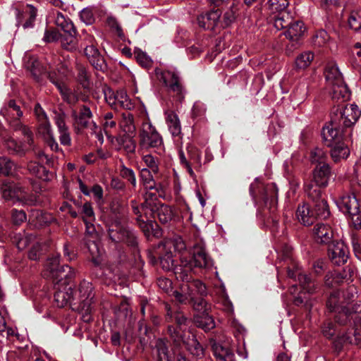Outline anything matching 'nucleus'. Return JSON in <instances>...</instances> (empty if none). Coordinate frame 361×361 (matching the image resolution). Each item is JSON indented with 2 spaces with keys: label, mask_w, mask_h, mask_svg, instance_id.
<instances>
[{
  "label": "nucleus",
  "mask_w": 361,
  "mask_h": 361,
  "mask_svg": "<svg viewBox=\"0 0 361 361\" xmlns=\"http://www.w3.org/2000/svg\"><path fill=\"white\" fill-rule=\"evenodd\" d=\"M45 267L44 276L55 283L54 302L56 306L63 307L69 304L72 308L73 290L67 280L74 276L73 269L68 265L60 266L58 256L49 259Z\"/></svg>",
  "instance_id": "1"
},
{
  "label": "nucleus",
  "mask_w": 361,
  "mask_h": 361,
  "mask_svg": "<svg viewBox=\"0 0 361 361\" xmlns=\"http://www.w3.org/2000/svg\"><path fill=\"white\" fill-rule=\"evenodd\" d=\"M192 264L186 258L182 257L181 262L175 268V275L183 283L178 289L173 291L172 295L180 304H189L194 300L195 293L200 295H207V288L200 280H192Z\"/></svg>",
  "instance_id": "2"
},
{
  "label": "nucleus",
  "mask_w": 361,
  "mask_h": 361,
  "mask_svg": "<svg viewBox=\"0 0 361 361\" xmlns=\"http://www.w3.org/2000/svg\"><path fill=\"white\" fill-rule=\"evenodd\" d=\"M92 284L83 280L79 285L77 290H73V301L72 302V310L78 312L82 319L89 322L91 317L92 303L94 297Z\"/></svg>",
  "instance_id": "3"
},
{
  "label": "nucleus",
  "mask_w": 361,
  "mask_h": 361,
  "mask_svg": "<svg viewBox=\"0 0 361 361\" xmlns=\"http://www.w3.org/2000/svg\"><path fill=\"white\" fill-rule=\"evenodd\" d=\"M175 320L179 326V329H178L173 326H170L168 328V332L176 345H179L181 343H183L186 345L188 350L194 355L200 357L203 356V348L197 342L195 336L193 335H190V334L188 333V338H185V334H183V332L180 330L181 326L186 324V317L182 314L178 313L176 314Z\"/></svg>",
  "instance_id": "4"
},
{
  "label": "nucleus",
  "mask_w": 361,
  "mask_h": 361,
  "mask_svg": "<svg viewBox=\"0 0 361 361\" xmlns=\"http://www.w3.org/2000/svg\"><path fill=\"white\" fill-rule=\"evenodd\" d=\"M287 274L288 277L291 279H298L302 289L300 294L294 298L293 303L298 306L304 305L307 308H310L312 303L308 301L306 297L302 296V294L308 293L311 295L316 293L319 288L318 283L308 275L300 272L298 265L296 264H293V268L288 267Z\"/></svg>",
  "instance_id": "5"
},
{
  "label": "nucleus",
  "mask_w": 361,
  "mask_h": 361,
  "mask_svg": "<svg viewBox=\"0 0 361 361\" xmlns=\"http://www.w3.org/2000/svg\"><path fill=\"white\" fill-rule=\"evenodd\" d=\"M185 245L180 238H175L173 239L165 240L160 243L158 249L163 253L160 254V264L165 271L173 270L177 266H174V260L173 259V252H180L185 250Z\"/></svg>",
  "instance_id": "6"
},
{
  "label": "nucleus",
  "mask_w": 361,
  "mask_h": 361,
  "mask_svg": "<svg viewBox=\"0 0 361 361\" xmlns=\"http://www.w3.org/2000/svg\"><path fill=\"white\" fill-rule=\"evenodd\" d=\"M1 190L3 198L13 204L32 205L36 202L35 197L29 195L24 188L14 182L4 181Z\"/></svg>",
  "instance_id": "7"
},
{
  "label": "nucleus",
  "mask_w": 361,
  "mask_h": 361,
  "mask_svg": "<svg viewBox=\"0 0 361 361\" xmlns=\"http://www.w3.org/2000/svg\"><path fill=\"white\" fill-rule=\"evenodd\" d=\"M250 193L255 201L262 200L270 208L274 207L277 203L278 189L274 183L264 185L259 178H256L250 186Z\"/></svg>",
  "instance_id": "8"
},
{
  "label": "nucleus",
  "mask_w": 361,
  "mask_h": 361,
  "mask_svg": "<svg viewBox=\"0 0 361 361\" xmlns=\"http://www.w3.org/2000/svg\"><path fill=\"white\" fill-rule=\"evenodd\" d=\"M361 115V111L355 104H338L334 106L331 112L334 123H339L343 128L353 126Z\"/></svg>",
  "instance_id": "9"
},
{
  "label": "nucleus",
  "mask_w": 361,
  "mask_h": 361,
  "mask_svg": "<svg viewBox=\"0 0 361 361\" xmlns=\"http://www.w3.org/2000/svg\"><path fill=\"white\" fill-rule=\"evenodd\" d=\"M163 146V139L148 119L144 121L139 131V147L142 149H158Z\"/></svg>",
  "instance_id": "10"
},
{
  "label": "nucleus",
  "mask_w": 361,
  "mask_h": 361,
  "mask_svg": "<svg viewBox=\"0 0 361 361\" xmlns=\"http://www.w3.org/2000/svg\"><path fill=\"white\" fill-rule=\"evenodd\" d=\"M155 73L157 79L163 82L169 92L174 93L179 100L183 99L185 89L182 85L179 74L176 69L161 70L157 68Z\"/></svg>",
  "instance_id": "11"
},
{
  "label": "nucleus",
  "mask_w": 361,
  "mask_h": 361,
  "mask_svg": "<svg viewBox=\"0 0 361 361\" xmlns=\"http://www.w3.org/2000/svg\"><path fill=\"white\" fill-rule=\"evenodd\" d=\"M108 234L113 242H124L130 246L137 244L135 233L118 221H115L109 226Z\"/></svg>",
  "instance_id": "12"
},
{
  "label": "nucleus",
  "mask_w": 361,
  "mask_h": 361,
  "mask_svg": "<svg viewBox=\"0 0 361 361\" xmlns=\"http://www.w3.org/2000/svg\"><path fill=\"white\" fill-rule=\"evenodd\" d=\"M85 224V243L92 257V261L96 265L98 266L100 264L99 260L97 259V256L100 255V250L98 246V233L95 230V227L92 224V221H86Z\"/></svg>",
  "instance_id": "13"
},
{
  "label": "nucleus",
  "mask_w": 361,
  "mask_h": 361,
  "mask_svg": "<svg viewBox=\"0 0 361 361\" xmlns=\"http://www.w3.org/2000/svg\"><path fill=\"white\" fill-rule=\"evenodd\" d=\"M354 321L353 328L343 336L344 342L360 345L361 344V302L353 304V305Z\"/></svg>",
  "instance_id": "14"
},
{
  "label": "nucleus",
  "mask_w": 361,
  "mask_h": 361,
  "mask_svg": "<svg viewBox=\"0 0 361 361\" xmlns=\"http://www.w3.org/2000/svg\"><path fill=\"white\" fill-rule=\"evenodd\" d=\"M72 116L78 128L90 129L92 132L96 131L97 126L92 120L93 114L90 107L87 105L81 106L78 112L73 111Z\"/></svg>",
  "instance_id": "15"
},
{
  "label": "nucleus",
  "mask_w": 361,
  "mask_h": 361,
  "mask_svg": "<svg viewBox=\"0 0 361 361\" xmlns=\"http://www.w3.org/2000/svg\"><path fill=\"white\" fill-rule=\"evenodd\" d=\"M287 28L288 30L285 32V35L288 39H289L290 42L287 45L286 51L288 54H290L295 49L299 47V40L300 37L304 34L305 27H304V24L302 21L297 20L293 23H291Z\"/></svg>",
  "instance_id": "16"
},
{
  "label": "nucleus",
  "mask_w": 361,
  "mask_h": 361,
  "mask_svg": "<svg viewBox=\"0 0 361 361\" xmlns=\"http://www.w3.org/2000/svg\"><path fill=\"white\" fill-rule=\"evenodd\" d=\"M348 248L343 241L332 242L328 247V255L336 265L344 264L348 259Z\"/></svg>",
  "instance_id": "17"
},
{
  "label": "nucleus",
  "mask_w": 361,
  "mask_h": 361,
  "mask_svg": "<svg viewBox=\"0 0 361 361\" xmlns=\"http://www.w3.org/2000/svg\"><path fill=\"white\" fill-rule=\"evenodd\" d=\"M344 128L339 123H334L331 116L329 124L324 127L322 132V137L327 146H333L335 143L343 140Z\"/></svg>",
  "instance_id": "18"
},
{
  "label": "nucleus",
  "mask_w": 361,
  "mask_h": 361,
  "mask_svg": "<svg viewBox=\"0 0 361 361\" xmlns=\"http://www.w3.org/2000/svg\"><path fill=\"white\" fill-rule=\"evenodd\" d=\"M337 205L343 213L352 217L360 213V205L354 194L343 195L337 201Z\"/></svg>",
  "instance_id": "19"
},
{
  "label": "nucleus",
  "mask_w": 361,
  "mask_h": 361,
  "mask_svg": "<svg viewBox=\"0 0 361 361\" xmlns=\"http://www.w3.org/2000/svg\"><path fill=\"white\" fill-rule=\"evenodd\" d=\"M182 257L186 258L188 260L191 262L192 264V269L195 267L207 268L212 265L211 259L206 253L204 247L202 245H197L194 247L193 256L192 259L182 255L180 257V263L181 262Z\"/></svg>",
  "instance_id": "20"
},
{
  "label": "nucleus",
  "mask_w": 361,
  "mask_h": 361,
  "mask_svg": "<svg viewBox=\"0 0 361 361\" xmlns=\"http://www.w3.org/2000/svg\"><path fill=\"white\" fill-rule=\"evenodd\" d=\"M328 88L331 99L339 104H343L350 99V92L344 81L328 86Z\"/></svg>",
  "instance_id": "21"
},
{
  "label": "nucleus",
  "mask_w": 361,
  "mask_h": 361,
  "mask_svg": "<svg viewBox=\"0 0 361 361\" xmlns=\"http://www.w3.org/2000/svg\"><path fill=\"white\" fill-rule=\"evenodd\" d=\"M221 13L219 9L212 10L205 13H202L198 16L197 23L199 25L204 29L214 30L219 23Z\"/></svg>",
  "instance_id": "22"
},
{
  "label": "nucleus",
  "mask_w": 361,
  "mask_h": 361,
  "mask_svg": "<svg viewBox=\"0 0 361 361\" xmlns=\"http://www.w3.org/2000/svg\"><path fill=\"white\" fill-rule=\"evenodd\" d=\"M84 54L95 69L104 71L106 68L104 60L96 45H90L85 47Z\"/></svg>",
  "instance_id": "23"
},
{
  "label": "nucleus",
  "mask_w": 361,
  "mask_h": 361,
  "mask_svg": "<svg viewBox=\"0 0 361 361\" xmlns=\"http://www.w3.org/2000/svg\"><path fill=\"white\" fill-rule=\"evenodd\" d=\"M331 175L329 164L316 166L313 170V181L317 186L325 188L327 186Z\"/></svg>",
  "instance_id": "24"
},
{
  "label": "nucleus",
  "mask_w": 361,
  "mask_h": 361,
  "mask_svg": "<svg viewBox=\"0 0 361 361\" xmlns=\"http://www.w3.org/2000/svg\"><path fill=\"white\" fill-rule=\"evenodd\" d=\"M313 234L316 242L318 243H329L333 237L331 227L323 223L314 226Z\"/></svg>",
  "instance_id": "25"
},
{
  "label": "nucleus",
  "mask_w": 361,
  "mask_h": 361,
  "mask_svg": "<svg viewBox=\"0 0 361 361\" xmlns=\"http://www.w3.org/2000/svg\"><path fill=\"white\" fill-rule=\"evenodd\" d=\"M154 196H155L152 192H146L145 195V202L141 204L140 207L137 205L136 201L133 200L131 201V206L133 208V211L135 215H137L136 220L138 223H140V226H142V224H145L144 219H142V212H145L146 208H149L151 211L154 210V207L152 206V203L149 201V199L152 200Z\"/></svg>",
  "instance_id": "26"
},
{
  "label": "nucleus",
  "mask_w": 361,
  "mask_h": 361,
  "mask_svg": "<svg viewBox=\"0 0 361 361\" xmlns=\"http://www.w3.org/2000/svg\"><path fill=\"white\" fill-rule=\"evenodd\" d=\"M324 75L327 87L343 81L342 74L334 63H329L326 65Z\"/></svg>",
  "instance_id": "27"
},
{
  "label": "nucleus",
  "mask_w": 361,
  "mask_h": 361,
  "mask_svg": "<svg viewBox=\"0 0 361 361\" xmlns=\"http://www.w3.org/2000/svg\"><path fill=\"white\" fill-rule=\"evenodd\" d=\"M152 171L148 169L143 168L140 171V179L145 188L148 190L155 189L160 197H162V186L157 185L154 180Z\"/></svg>",
  "instance_id": "28"
},
{
  "label": "nucleus",
  "mask_w": 361,
  "mask_h": 361,
  "mask_svg": "<svg viewBox=\"0 0 361 361\" xmlns=\"http://www.w3.org/2000/svg\"><path fill=\"white\" fill-rule=\"evenodd\" d=\"M353 305H344L341 306L340 309L335 311V321L341 325H345L350 319L354 321V312L353 310Z\"/></svg>",
  "instance_id": "29"
},
{
  "label": "nucleus",
  "mask_w": 361,
  "mask_h": 361,
  "mask_svg": "<svg viewBox=\"0 0 361 361\" xmlns=\"http://www.w3.org/2000/svg\"><path fill=\"white\" fill-rule=\"evenodd\" d=\"M296 216L298 221L304 226H310L315 221V216L313 212L310 211V207L306 204L298 206Z\"/></svg>",
  "instance_id": "30"
},
{
  "label": "nucleus",
  "mask_w": 361,
  "mask_h": 361,
  "mask_svg": "<svg viewBox=\"0 0 361 361\" xmlns=\"http://www.w3.org/2000/svg\"><path fill=\"white\" fill-rule=\"evenodd\" d=\"M1 114L7 120L19 119L23 112L14 100H10L1 110Z\"/></svg>",
  "instance_id": "31"
},
{
  "label": "nucleus",
  "mask_w": 361,
  "mask_h": 361,
  "mask_svg": "<svg viewBox=\"0 0 361 361\" xmlns=\"http://www.w3.org/2000/svg\"><path fill=\"white\" fill-rule=\"evenodd\" d=\"M330 147H331V157L335 162L346 159L350 154V150L343 140Z\"/></svg>",
  "instance_id": "32"
},
{
  "label": "nucleus",
  "mask_w": 361,
  "mask_h": 361,
  "mask_svg": "<svg viewBox=\"0 0 361 361\" xmlns=\"http://www.w3.org/2000/svg\"><path fill=\"white\" fill-rule=\"evenodd\" d=\"M116 140L119 146L118 149H123L127 154H133L136 149V142L133 135L118 136Z\"/></svg>",
  "instance_id": "33"
},
{
  "label": "nucleus",
  "mask_w": 361,
  "mask_h": 361,
  "mask_svg": "<svg viewBox=\"0 0 361 361\" xmlns=\"http://www.w3.org/2000/svg\"><path fill=\"white\" fill-rule=\"evenodd\" d=\"M165 115L169 131L173 136L178 135L181 132V126L177 114L173 111L168 110L165 112Z\"/></svg>",
  "instance_id": "34"
},
{
  "label": "nucleus",
  "mask_w": 361,
  "mask_h": 361,
  "mask_svg": "<svg viewBox=\"0 0 361 361\" xmlns=\"http://www.w3.org/2000/svg\"><path fill=\"white\" fill-rule=\"evenodd\" d=\"M119 126L126 135H133L135 133L136 127L133 114L129 112L123 113Z\"/></svg>",
  "instance_id": "35"
},
{
  "label": "nucleus",
  "mask_w": 361,
  "mask_h": 361,
  "mask_svg": "<svg viewBox=\"0 0 361 361\" xmlns=\"http://www.w3.org/2000/svg\"><path fill=\"white\" fill-rule=\"evenodd\" d=\"M327 153L322 148L314 147L310 152V161L312 164L316 166L327 164Z\"/></svg>",
  "instance_id": "36"
},
{
  "label": "nucleus",
  "mask_w": 361,
  "mask_h": 361,
  "mask_svg": "<svg viewBox=\"0 0 361 361\" xmlns=\"http://www.w3.org/2000/svg\"><path fill=\"white\" fill-rule=\"evenodd\" d=\"M194 320L196 325L204 331H209L215 326L214 319L209 315L208 312L196 314Z\"/></svg>",
  "instance_id": "37"
},
{
  "label": "nucleus",
  "mask_w": 361,
  "mask_h": 361,
  "mask_svg": "<svg viewBox=\"0 0 361 361\" xmlns=\"http://www.w3.org/2000/svg\"><path fill=\"white\" fill-rule=\"evenodd\" d=\"M114 101H116L115 108L120 106L124 109L130 110L134 107V104L128 96L126 92L123 90H118L116 92Z\"/></svg>",
  "instance_id": "38"
},
{
  "label": "nucleus",
  "mask_w": 361,
  "mask_h": 361,
  "mask_svg": "<svg viewBox=\"0 0 361 361\" xmlns=\"http://www.w3.org/2000/svg\"><path fill=\"white\" fill-rule=\"evenodd\" d=\"M157 361H171L170 354L166 341L164 339H158L156 342Z\"/></svg>",
  "instance_id": "39"
},
{
  "label": "nucleus",
  "mask_w": 361,
  "mask_h": 361,
  "mask_svg": "<svg viewBox=\"0 0 361 361\" xmlns=\"http://www.w3.org/2000/svg\"><path fill=\"white\" fill-rule=\"evenodd\" d=\"M291 23V16L286 11L279 12V13L274 17V25L279 30L287 28Z\"/></svg>",
  "instance_id": "40"
},
{
  "label": "nucleus",
  "mask_w": 361,
  "mask_h": 361,
  "mask_svg": "<svg viewBox=\"0 0 361 361\" xmlns=\"http://www.w3.org/2000/svg\"><path fill=\"white\" fill-rule=\"evenodd\" d=\"M312 207L314 208L312 212L315 216V219L317 218L326 219L330 214L329 207L325 199H321V200L314 202Z\"/></svg>",
  "instance_id": "41"
},
{
  "label": "nucleus",
  "mask_w": 361,
  "mask_h": 361,
  "mask_svg": "<svg viewBox=\"0 0 361 361\" xmlns=\"http://www.w3.org/2000/svg\"><path fill=\"white\" fill-rule=\"evenodd\" d=\"M5 146L11 154L23 156L25 153L24 145L11 137L5 140Z\"/></svg>",
  "instance_id": "42"
},
{
  "label": "nucleus",
  "mask_w": 361,
  "mask_h": 361,
  "mask_svg": "<svg viewBox=\"0 0 361 361\" xmlns=\"http://www.w3.org/2000/svg\"><path fill=\"white\" fill-rule=\"evenodd\" d=\"M27 170L29 172L39 179L47 180L49 179L48 171L37 162L30 161L27 164Z\"/></svg>",
  "instance_id": "43"
},
{
  "label": "nucleus",
  "mask_w": 361,
  "mask_h": 361,
  "mask_svg": "<svg viewBox=\"0 0 361 361\" xmlns=\"http://www.w3.org/2000/svg\"><path fill=\"white\" fill-rule=\"evenodd\" d=\"M16 246L18 250H24L30 245L37 243L35 237L32 234H16L14 237Z\"/></svg>",
  "instance_id": "44"
},
{
  "label": "nucleus",
  "mask_w": 361,
  "mask_h": 361,
  "mask_svg": "<svg viewBox=\"0 0 361 361\" xmlns=\"http://www.w3.org/2000/svg\"><path fill=\"white\" fill-rule=\"evenodd\" d=\"M204 296L195 293L194 300H191L189 303L192 305L195 310L200 312V314L207 313L211 308V305L203 298Z\"/></svg>",
  "instance_id": "45"
},
{
  "label": "nucleus",
  "mask_w": 361,
  "mask_h": 361,
  "mask_svg": "<svg viewBox=\"0 0 361 361\" xmlns=\"http://www.w3.org/2000/svg\"><path fill=\"white\" fill-rule=\"evenodd\" d=\"M214 355L221 361H235L234 354L228 348L223 347L220 345L214 346Z\"/></svg>",
  "instance_id": "46"
},
{
  "label": "nucleus",
  "mask_w": 361,
  "mask_h": 361,
  "mask_svg": "<svg viewBox=\"0 0 361 361\" xmlns=\"http://www.w3.org/2000/svg\"><path fill=\"white\" fill-rule=\"evenodd\" d=\"M314 59V54L307 51L299 54L295 61V65L298 69H305L308 67Z\"/></svg>",
  "instance_id": "47"
},
{
  "label": "nucleus",
  "mask_w": 361,
  "mask_h": 361,
  "mask_svg": "<svg viewBox=\"0 0 361 361\" xmlns=\"http://www.w3.org/2000/svg\"><path fill=\"white\" fill-rule=\"evenodd\" d=\"M55 24L61 27L64 32H72L75 29L73 23L59 11L56 13Z\"/></svg>",
  "instance_id": "48"
},
{
  "label": "nucleus",
  "mask_w": 361,
  "mask_h": 361,
  "mask_svg": "<svg viewBox=\"0 0 361 361\" xmlns=\"http://www.w3.org/2000/svg\"><path fill=\"white\" fill-rule=\"evenodd\" d=\"M341 291L336 290L332 292L326 302L327 308L331 311L335 312L336 310L340 309L341 306L346 305L345 302L341 301Z\"/></svg>",
  "instance_id": "49"
},
{
  "label": "nucleus",
  "mask_w": 361,
  "mask_h": 361,
  "mask_svg": "<svg viewBox=\"0 0 361 361\" xmlns=\"http://www.w3.org/2000/svg\"><path fill=\"white\" fill-rule=\"evenodd\" d=\"M320 188L324 187L317 186V184L314 185V183L312 182L305 185V191L308 197L313 201V203L321 200V199H324L322 197V191Z\"/></svg>",
  "instance_id": "50"
},
{
  "label": "nucleus",
  "mask_w": 361,
  "mask_h": 361,
  "mask_svg": "<svg viewBox=\"0 0 361 361\" xmlns=\"http://www.w3.org/2000/svg\"><path fill=\"white\" fill-rule=\"evenodd\" d=\"M63 35H61V46L69 51L74 50L76 48V41L75 35L76 34L75 29L72 32H64Z\"/></svg>",
  "instance_id": "51"
},
{
  "label": "nucleus",
  "mask_w": 361,
  "mask_h": 361,
  "mask_svg": "<svg viewBox=\"0 0 361 361\" xmlns=\"http://www.w3.org/2000/svg\"><path fill=\"white\" fill-rule=\"evenodd\" d=\"M27 69L30 71L35 78L38 79L43 73H47V69L44 68L41 63L36 59H30L26 64Z\"/></svg>",
  "instance_id": "52"
},
{
  "label": "nucleus",
  "mask_w": 361,
  "mask_h": 361,
  "mask_svg": "<svg viewBox=\"0 0 361 361\" xmlns=\"http://www.w3.org/2000/svg\"><path fill=\"white\" fill-rule=\"evenodd\" d=\"M348 23L350 29L358 31L361 28V10L352 11L348 16Z\"/></svg>",
  "instance_id": "53"
},
{
  "label": "nucleus",
  "mask_w": 361,
  "mask_h": 361,
  "mask_svg": "<svg viewBox=\"0 0 361 361\" xmlns=\"http://www.w3.org/2000/svg\"><path fill=\"white\" fill-rule=\"evenodd\" d=\"M157 215L159 221L163 224H166L172 219L173 214L169 206L161 204L157 209Z\"/></svg>",
  "instance_id": "54"
},
{
  "label": "nucleus",
  "mask_w": 361,
  "mask_h": 361,
  "mask_svg": "<svg viewBox=\"0 0 361 361\" xmlns=\"http://www.w3.org/2000/svg\"><path fill=\"white\" fill-rule=\"evenodd\" d=\"M238 11V5L233 1L228 10H227L224 15V23L225 26L229 25L235 20Z\"/></svg>",
  "instance_id": "55"
},
{
  "label": "nucleus",
  "mask_w": 361,
  "mask_h": 361,
  "mask_svg": "<svg viewBox=\"0 0 361 361\" xmlns=\"http://www.w3.org/2000/svg\"><path fill=\"white\" fill-rule=\"evenodd\" d=\"M120 175L122 178L130 182L134 188L136 187L137 181L135 174L131 169H129L124 165H121L120 169Z\"/></svg>",
  "instance_id": "56"
},
{
  "label": "nucleus",
  "mask_w": 361,
  "mask_h": 361,
  "mask_svg": "<svg viewBox=\"0 0 361 361\" xmlns=\"http://www.w3.org/2000/svg\"><path fill=\"white\" fill-rule=\"evenodd\" d=\"M103 127L106 135L110 133L111 130L116 128V120L114 118L112 112H107L104 115Z\"/></svg>",
  "instance_id": "57"
},
{
  "label": "nucleus",
  "mask_w": 361,
  "mask_h": 361,
  "mask_svg": "<svg viewBox=\"0 0 361 361\" xmlns=\"http://www.w3.org/2000/svg\"><path fill=\"white\" fill-rule=\"evenodd\" d=\"M15 167V164L10 159L6 157L0 158V173L5 176L11 175L13 170Z\"/></svg>",
  "instance_id": "58"
},
{
  "label": "nucleus",
  "mask_w": 361,
  "mask_h": 361,
  "mask_svg": "<svg viewBox=\"0 0 361 361\" xmlns=\"http://www.w3.org/2000/svg\"><path fill=\"white\" fill-rule=\"evenodd\" d=\"M288 5V0H269V9L273 13H279L286 11Z\"/></svg>",
  "instance_id": "59"
},
{
  "label": "nucleus",
  "mask_w": 361,
  "mask_h": 361,
  "mask_svg": "<svg viewBox=\"0 0 361 361\" xmlns=\"http://www.w3.org/2000/svg\"><path fill=\"white\" fill-rule=\"evenodd\" d=\"M82 214L84 222H86V221H94L95 220L94 209L90 202H85L82 206Z\"/></svg>",
  "instance_id": "60"
},
{
  "label": "nucleus",
  "mask_w": 361,
  "mask_h": 361,
  "mask_svg": "<svg viewBox=\"0 0 361 361\" xmlns=\"http://www.w3.org/2000/svg\"><path fill=\"white\" fill-rule=\"evenodd\" d=\"M329 40V36L328 33L324 30H320L315 34L313 39V44L317 47H323Z\"/></svg>",
  "instance_id": "61"
},
{
  "label": "nucleus",
  "mask_w": 361,
  "mask_h": 361,
  "mask_svg": "<svg viewBox=\"0 0 361 361\" xmlns=\"http://www.w3.org/2000/svg\"><path fill=\"white\" fill-rule=\"evenodd\" d=\"M58 89L60 90V92L65 101H66L68 104H75L77 101V99L75 94L72 92L70 89L66 88L65 86L57 84L56 85Z\"/></svg>",
  "instance_id": "62"
},
{
  "label": "nucleus",
  "mask_w": 361,
  "mask_h": 361,
  "mask_svg": "<svg viewBox=\"0 0 361 361\" xmlns=\"http://www.w3.org/2000/svg\"><path fill=\"white\" fill-rule=\"evenodd\" d=\"M61 34L54 27H49L45 30L43 40L45 42L51 43L58 41L60 39Z\"/></svg>",
  "instance_id": "63"
},
{
  "label": "nucleus",
  "mask_w": 361,
  "mask_h": 361,
  "mask_svg": "<svg viewBox=\"0 0 361 361\" xmlns=\"http://www.w3.org/2000/svg\"><path fill=\"white\" fill-rule=\"evenodd\" d=\"M66 115L63 111H56L54 113V121L56 126H57L58 131H61L68 128L66 123Z\"/></svg>",
  "instance_id": "64"
}]
</instances>
